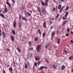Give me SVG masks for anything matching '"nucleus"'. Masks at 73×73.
Listing matches in <instances>:
<instances>
[{
	"mask_svg": "<svg viewBox=\"0 0 73 73\" xmlns=\"http://www.w3.org/2000/svg\"><path fill=\"white\" fill-rule=\"evenodd\" d=\"M64 8V6H63L61 8V9L62 10Z\"/></svg>",
	"mask_w": 73,
	"mask_h": 73,
	"instance_id": "bf43d9fd",
	"label": "nucleus"
},
{
	"mask_svg": "<svg viewBox=\"0 0 73 73\" xmlns=\"http://www.w3.org/2000/svg\"><path fill=\"white\" fill-rule=\"evenodd\" d=\"M53 10L55 11V10H56V8L55 7H54L53 8Z\"/></svg>",
	"mask_w": 73,
	"mask_h": 73,
	"instance_id": "603ef678",
	"label": "nucleus"
},
{
	"mask_svg": "<svg viewBox=\"0 0 73 73\" xmlns=\"http://www.w3.org/2000/svg\"><path fill=\"white\" fill-rule=\"evenodd\" d=\"M62 9H60V10L59 11V13H61V11H62Z\"/></svg>",
	"mask_w": 73,
	"mask_h": 73,
	"instance_id": "58836bf2",
	"label": "nucleus"
},
{
	"mask_svg": "<svg viewBox=\"0 0 73 73\" xmlns=\"http://www.w3.org/2000/svg\"><path fill=\"white\" fill-rule=\"evenodd\" d=\"M38 12H41V9H40V7H38Z\"/></svg>",
	"mask_w": 73,
	"mask_h": 73,
	"instance_id": "6ab92c4d",
	"label": "nucleus"
},
{
	"mask_svg": "<svg viewBox=\"0 0 73 73\" xmlns=\"http://www.w3.org/2000/svg\"><path fill=\"white\" fill-rule=\"evenodd\" d=\"M60 40H61L60 39H58V42H57L58 44H60Z\"/></svg>",
	"mask_w": 73,
	"mask_h": 73,
	"instance_id": "dca6fc26",
	"label": "nucleus"
},
{
	"mask_svg": "<svg viewBox=\"0 0 73 73\" xmlns=\"http://www.w3.org/2000/svg\"><path fill=\"white\" fill-rule=\"evenodd\" d=\"M51 19L52 20H54V18H51Z\"/></svg>",
	"mask_w": 73,
	"mask_h": 73,
	"instance_id": "8fccbe9b",
	"label": "nucleus"
},
{
	"mask_svg": "<svg viewBox=\"0 0 73 73\" xmlns=\"http://www.w3.org/2000/svg\"><path fill=\"white\" fill-rule=\"evenodd\" d=\"M6 4L9 5V7H11V5H10L9 3H8V2H7Z\"/></svg>",
	"mask_w": 73,
	"mask_h": 73,
	"instance_id": "393cba45",
	"label": "nucleus"
},
{
	"mask_svg": "<svg viewBox=\"0 0 73 73\" xmlns=\"http://www.w3.org/2000/svg\"><path fill=\"white\" fill-rule=\"evenodd\" d=\"M34 65L36 67L37 66V62H35L34 64Z\"/></svg>",
	"mask_w": 73,
	"mask_h": 73,
	"instance_id": "aec40b11",
	"label": "nucleus"
},
{
	"mask_svg": "<svg viewBox=\"0 0 73 73\" xmlns=\"http://www.w3.org/2000/svg\"><path fill=\"white\" fill-rule=\"evenodd\" d=\"M71 42V43H73V40H71L70 41Z\"/></svg>",
	"mask_w": 73,
	"mask_h": 73,
	"instance_id": "6e6d98bb",
	"label": "nucleus"
},
{
	"mask_svg": "<svg viewBox=\"0 0 73 73\" xmlns=\"http://www.w3.org/2000/svg\"><path fill=\"white\" fill-rule=\"evenodd\" d=\"M64 69H65V66H64V65H63L62 66L61 69L62 70H63Z\"/></svg>",
	"mask_w": 73,
	"mask_h": 73,
	"instance_id": "4468645a",
	"label": "nucleus"
},
{
	"mask_svg": "<svg viewBox=\"0 0 73 73\" xmlns=\"http://www.w3.org/2000/svg\"><path fill=\"white\" fill-rule=\"evenodd\" d=\"M0 33H1V30L0 29Z\"/></svg>",
	"mask_w": 73,
	"mask_h": 73,
	"instance_id": "680f3d73",
	"label": "nucleus"
},
{
	"mask_svg": "<svg viewBox=\"0 0 73 73\" xmlns=\"http://www.w3.org/2000/svg\"><path fill=\"white\" fill-rule=\"evenodd\" d=\"M41 45H38L36 47V50L37 52H39L41 50Z\"/></svg>",
	"mask_w": 73,
	"mask_h": 73,
	"instance_id": "f257e3e1",
	"label": "nucleus"
},
{
	"mask_svg": "<svg viewBox=\"0 0 73 73\" xmlns=\"http://www.w3.org/2000/svg\"><path fill=\"white\" fill-rule=\"evenodd\" d=\"M46 61L48 63V64H49V61H48V60H46Z\"/></svg>",
	"mask_w": 73,
	"mask_h": 73,
	"instance_id": "de8ad7c7",
	"label": "nucleus"
},
{
	"mask_svg": "<svg viewBox=\"0 0 73 73\" xmlns=\"http://www.w3.org/2000/svg\"><path fill=\"white\" fill-rule=\"evenodd\" d=\"M53 28V26H51L50 27V29H52V28Z\"/></svg>",
	"mask_w": 73,
	"mask_h": 73,
	"instance_id": "052dcab7",
	"label": "nucleus"
},
{
	"mask_svg": "<svg viewBox=\"0 0 73 73\" xmlns=\"http://www.w3.org/2000/svg\"><path fill=\"white\" fill-rule=\"evenodd\" d=\"M69 33H67L66 34L65 36H66L68 37V36H69Z\"/></svg>",
	"mask_w": 73,
	"mask_h": 73,
	"instance_id": "473e14b6",
	"label": "nucleus"
},
{
	"mask_svg": "<svg viewBox=\"0 0 73 73\" xmlns=\"http://www.w3.org/2000/svg\"><path fill=\"white\" fill-rule=\"evenodd\" d=\"M12 67H10L9 68V71L11 73H12Z\"/></svg>",
	"mask_w": 73,
	"mask_h": 73,
	"instance_id": "20e7f679",
	"label": "nucleus"
},
{
	"mask_svg": "<svg viewBox=\"0 0 73 73\" xmlns=\"http://www.w3.org/2000/svg\"><path fill=\"white\" fill-rule=\"evenodd\" d=\"M38 33H39V35H41V31H40V29H38Z\"/></svg>",
	"mask_w": 73,
	"mask_h": 73,
	"instance_id": "ddd939ff",
	"label": "nucleus"
},
{
	"mask_svg": "<svg viewBox=\"0 0 73 73\" xmlns=\"http://www.w3.org/2000/svg\"><path fill=\"white\" fill-rule=\"evenodd\" d=\"M17 50H18L19 52V53H21V50L20 49H19V48L18 47H17Z\"/></svg>",
	"mask_w": 73,
	"mask_h": 73,
	"instance_id": "9b49d317",
	"label": "nucleus"
},
{
	"mask_svg": "<svg viewBox=\"0 0 73 73\" xmlns=\"http://www.w3.org/2000/svg\"><path fill=\"white\" fill-rule=\"evenodd\" d=\"M12 1L13 2V3L14 4H15V0H12Z\"/></svg>",
	"mask_w": 73,
	"mask_h": 73,
	"instance_id": "e433bc0d",
	"label": "nucleus"
},
{
	"mask_svg": "<svg viewBox=\"0 0 73 73\" xmlns=\"http://www.w3.org/2000/svg\"><path fill=\"white\" fill-rule=\"evenodd\" d=\"M29 12H31V13H32V11H31V10H29Z\"/></svg>",
	"mask_w": 73,
	"mask_h": 73,
	"instance_id": "4d7b16f0",
	"label": "nucleus"
},
{
	"mask_svg": "<svg viewBox=\"0 0 73 73\" xmlns=\"http://www.w3.org/2000/svg\"><path fill=\"white\" fill-rule=\"evenodd\" d=\"M68 9H69V7H66V10H68Z\"/></svg>",
	"mask_w": 73,
	"mask_h": 73,
	"instance_id": "c03bdc74",
	"label": "nucleus"
},
{
	"mask_svg": "<svg viewBox=\"0 0 73 73\" xmlns=\"http://www.w3.org/2000/svg\"><path fill=\"white\" fill-rule=\"evenodd\" d=\"M55 35V32H54V31H52V37H53Z\"/></svg>",
	"mask_w": 73,
	"mask_h": 73,
	"instance_id": "0eeeda50",
	"label": "nucleus"
},
{
	"mask_svg": "<svg viewBox=\"0 0 73 73\" xmlns=\"http://www.w3.org/2000/svg\"><path fill=\"white\" fill-rule=\"evenodd\" d=\"M45 9H43L42 10V13H44V12H45Z\"/></svg>",
	"mask_w": 73,
	"mask_h": 73,
	"instance_id": "f3484780",
	"label": "nucleus"
},
{
	"mask_svg": "<svg viewBox=\"0 0 73 73\" xmlns=\"http://www.w3.org/2000/svg\"><path fill=\"white\" fill-rule=\"evenodd\" d=\"M30 50H33V48H32V47L30 48Z\"/></svg>",
	"mask_w": 73,
	"mask_h": 73,
	"instance_id": "5fc2aeb1",
	"label": "nucleus"
},
{
	"mask_svg": "<svg viewBox=\"0 0 73 73\" xmlns=\"http://www.w3.org/2000/svg\"><path fill=\"white\" fill-rule=\"evenodd\" d=\"M27 67H28V65H27V64H25V69H26L27 68Z\"/></svg>",
	"mask_w": 73,
	"mask_h": 73,
	"instance_id": "a211bd4d",
	"label": "nucleus"
},
{
	"mask_svg": "<svg viewBox=\"0 0 73 73\" xmlns=\"http://www.w3.org/2000/svg\"><path fill=\"white\" fill-rule=\"evenodd\" d=\"M19 20H21V15H19Z\"/></svg>",
	"mask_w": 73,
	"mask_h": 73,
	"instance_id": "72a5a7b5",
	"label": "nucleus"
},
{
	"mask_svg": "<svg viewBox=\"0 0 73 73\" xmlns=\"http://www.w3.org/2000/svg\"><path fill=\"white\" fill-rule=\"evenodd\" d=\"M46 25V22L45 21L44 23L43 24V26L44 28H46V27H45Z\"/></svg>",
	"mask_w": 73,
	"mask_h": 73,
	"instance_id": "f8f14e48",
	"label": "nucleus"
},
{
	"mask_svg": "<svg viewBox=\"0 0 73 73\" xmlns=\"http://www.w3.org/2000/svg\"><path fill=\"white\" fill-rule=\"evenodd\" d=\"M25 21L27 22V21H28V19H25Z\"/></svg>",
	"mask_w": 73,
	"mask_h": 73,
	"instance_id": "3c124183",
	"label": "nucleus"
},
{
	"mask_svg": "<svg viewBox=\"0 0 73 73\" xmlns=\"http://www.w3.org/2000/svg\"><path fill=\"white\" fill-rule=\"evenodd\" d=\"M0 16H1L3 18L4 17V15H3V14H0Z\"/></svg>",
	"mask_w": 73,
	"mask_h": 73,
	"instance_id": "a878e982",
	"label": "nucleus"
},
{
	"mask_svg": "<svg viewBox=\"0 0 73 73\" xmlns=\"http://www.w3.org/2000/svg\"><path fill=\"white\" fill-rule=\"evenodd\" d=\"M62 19L63 20H66V19H67V17H62Z\"/></svg>",
	"mask_w": 73,
	"mask_h": 73,
	"instance_id": "c756f323",
	"label": "nucleus"
},
{
	"mask_svg": "<svg viewBox=\"0 0 73 73\" xmlns=\"http://www.w3.org/2000/svg\"><path fill=\"white\" fill-rule=\"evenodd\" d=\"M35 59L37 61H38L40 59V58L38 57L37 56H36L35 57Z\"/></svg>",
	"mask_w": 73,
	"mask_h": 73,
	"instance_id": "423d86ee",
	"label": "nucleus"
},
{
	"mask_svg": "<svg viewBox=\"0 0 73 73\" xmlns=\"http://www.w3.org/2000/svg\"><path fill=\"white\" fill-rule=\"evenodd\" d=\"M67 73H70V72H69V71H67Z\"/></svg>",
	"mask_w": 73,
	"mask_h": 73,
	"instance_id": "774afa93",
	"label": "nucleus"
},
{
	"mask_svg": "<svg viewBox=\"0 0 73 73\" xmlns=\"http://www.w3.org/2000/svg\"><path fill=\"white\" fill-rule=\"evenodd\" d=\"M10 38L12 41H14V40H15V38H14V36L12 35L11 36H10Z\"/></svg>",
	"mask_w": 73,
	"mask_h": 73,
	"instance_id": "f03ea898",
	"label": "nucleus"
},
{
	"mask_svg": "<svg viewBox=\"0 0 73 73\" xmlns=\"http://www.w3.org/2000/svg\"><path fill=\"white\" fill-rule=\"evenodd\" d=\"M3 35V38H5V36H6L5 34V35Z\"/></svg>",
	"mask_w": 73,
	"mask_h": 73,
	"instance_id": "37998d69",
	"label": "nucleus"
},
{
	"mask_svg": "<svg viewBox=\"0 0 73 73\" xmlns=\"http://www.w3.org/2000/svg\"><path fill=\"white\" fill-rule=\"evenodd\" d=\"M13 65L14 66V67H15V62H13Z\"/></svg>",
	"mask_w": 73,
	"mask_h": 73,
	"instance_id": "ea45409f",
	"label": "nucleus"
},
{
	"mask_svg": "<svg viewBox=\"0 0 73 73\" xmlns=\"http://www.w3.org/2000/svg\"><path fill=\"white\" fill-rule=\"evenodd\" d=\"M72 58H73V56H71L69 58V60H72Z\"/></svg>",
	"mask_w": 73,
	"mask_h": 73,
	"instance_id": "4be33fe9",
	"label": "nucleus"
},
{
	"mask_svg": "<svg viewBox=\"0 0 73 73\" xmlns=\"http://www.w3.org/2000/svg\"><path fill=\"white\" fill-rule=\"evenodd\" d=\"M61 8V5H59L58 6V9H60V8Z\"/></svg>",
	"mask_w": 73,
	"mask_h": 73,
	"instance_id": "b1692460",
	"label": "nucleus"
},
{
	"mask_svg": "<svg viewBox=\"0 0 73 73\" xmlns=\"http://www.w3.org/2000/svg\"><path fill=\"white\" fill-rule=\"evenodd\" d=\"M71 34H72V35L73 34V32H72V31H71Z\"/></svg>",
	"mask_w": 73,
	"mask_h": 73,
	"instance_id": "13d9d810",
	"label": "nucleus"
},
{
	"mask_svg": "<svg viewBox=\"0 0 73 73\" xmlns=\"http://www.w3.org/2000/svg\"><path fill=\"white\" fill-rule=\"evenodd\" d=\"M5 9H4V11L5 12H7V11H8V10L7 9V7H6V5H5Z\"/></svg>",
	"mask_w": 73,
	"mask_h": 73,
	"instance_id": "6e6552de",
	"label": "nucleus"
},
{
	"mask_svg": "<svg viewBox=\"0 0 73 73\" xmlns=\"http://www.w3.org/2000/svg\"><path fill=\"white\" fill-rule=\"evenodd\" d=\"M6 50H7V51H9H9H10V50H9V48H7V49Z\"/></svg>",
	"mask_w": 73,
	"mask_h": 73,
	"instance_id": "a18cd8bd",
	"label": "nucleus"
},
{
	"mask_svg": "<svg viewBox=\"0 0 73 73\" xmlns=\"http://www.w3.org/2000/svg\"><path fill=\"white\" fill-rule=\"evenodd\" d=\"M22 19H23V20H25V17H23L22 18Z\"/></svg>",
	"mask_w": 73,
	"mask_h": 73,
	"instance_id": "a19ab883",
	"label": "nucleus"
},
{
	"mask_svg": "<svg viewBox=\"0 0 73 73\" xmlns=\"http://www.w3.org/2000/svg\"><path fill=\"white\" fill-rule=\"evenodd\" d=\"M29 45H31V42H29Z\"/></svg>",
	"mask_w": 73,
	"mask_h": 73,
	"instance_id": "09e8293b",
	"label": "nucleus"
},
{
	"mask_svg": "<svg viewBox=\"0 0 73 73\" xmlns=\"http://www.w3.org/2000/svg\"><path fill=\"white\" fill-rule=\"evenodd\" d=\"M19 28L21 29V26L22 25V23H21V22L20 21L19 23Z\"/></svg>",
	"mask_w": 73,
	"mask_h": 73,
	"instance_id": "7ed1b4c3",
	"label": "nucleus"
},
{
	"mask_svg": "<svg viewBox=\"0 0 73 73\" xmlns=\"http://www.w3.org/2000/svg\"><path fill=\"white\" fill-rule=\"evenodd\" d=\"M59 32V31L58 30L57 31V35L58 34V33Z\"/></svg>",
	"mask_w": 73,
	"mask_h": 73,
	"instance_id": "864d4df0",
	"label": "nucleus"
},
{
	"mask_svg": "<svg viewBox=\"0 0 73 73\" xmlns=\"http://www.w3.org/2000/svg\"><path fill=\"white\" fill-rule=\"evenodd\" d=\"M59 15H60L59 14H58L56 16V18H58V17H59Z\"/></svg>",
	"mask_w": 73,
	"mask_h": 73,
	"instance_id": "f704fd0d",
	"label": "nucleus"
},
{
	"mask_svg": "<svg viewBox=\"0 0 73 73\" xmlns=\"http://www.w3.org/2000/svg\"><path fill=\"white\" fill-rule=\"evenodd\" d=\"M44 68H46V67L45 66H41L40 67L39 69V70H41L42 69H43Z\"/></svg>",
	"mask_w": 73,
	"mask_h": 73,
	"instance_id": "9d476101",
	"label": "nucleus"
},
{
	"mask_svg": "<svg viewBox=\"0 0 73 73\" xmlns=\"http://www.w3.org/2000/svg\"><path fill=\"white\" fill-rule=\"evenodd\" d=\"M48 0H46V6H48Z\"/></svg>",
	"mask_w": 73,
	"mask_h": 73,
	"instance_id": "c85d7f7f",
	"label": "nucleus"
},
{
	"mask_svg": "<svg viewBox=\"0 0 73 73\" xmlns=\"http://www.w3.org/2000/svg\"><path fill=\"white\" fill-rule=\"evenodd\" d=\"M2 34H3V35H5V33L4 32H3L2 33Z\"/></svg>",
	"mask_w": 73,
	"mask_h": 73,
	"instance_id": "49530a36",
	"label": "nucleus"
},
{
	"mask_svg": "<svg viewBox=\"0 0 73 73\" xmlns=\"http://www.w3.org/2000/svg\"><path fill=\"white\" fill-rule=\"evenodd\" d=\"M13 26L14 28H15L16 26V23L15 22H14L13 23Z\"/></svg>",
	"mask_w": 73,
	"mask_h": 73,
	"instance_id": "39448f33",
	"label": "nucleus"
},
{
	"mask_svg": "<svg viewBox=\"0 0 73 73\" xmlns=\"http://www.w3.org/2000/svg\"><path fill=\"white\" fill-rule=\"evenodd\" d=\"M14 4H14V3H13V4H12V5H13V6H14Z\"/></svg>",
	"mask_w": 73,
	"mask_h": 73,
	"instance_id": "0e129e2a",
	"label": "nucleus"
},
{
	"mask_svg": "<svg viewBox=\"0 0 73 73\" xmlns=\"http://www.w3.org/2000/svg\"><path fill=\"white\" fill-rule=\"evenodd\" d=\"M67 31L68 32H69L70 31V29L68 28L67 29Z\"/></svg>",
	"mask_w": 73,
	"mask_h": 73,
	"instance_id": "79ce46f5",
	"label": "nucleus"
},
{
	"mask_svg": "<svg viewBox=\"0 0 73 73\" xmlns=\"http://www.w3.org/2000/svg\"><path fill=\"white\" fill-rule=\"evenodd\" d=\"M38 65H40V64H41V62H40V61H39L38 62Z\"/></svg>",
	"mask_w": 73,
	"mask_h": 73,
	"instance_id": "4c0bfd02",
	"label": "nucleus"
},
{
	"mask_svg": "<svg viewBox=\"0 0 73 73\" xmlns=\"http://www.w3.org/2000/svg\"><path fill=\"white\" fill-rule=\"evenodd\" d=\"M45 35V33H44L43 34V35H42V37H44Z\"/></svg>",
	"mask_w": 73,
	"mask_h": 73,
	"instance_id": "2f4dec72",
	"label": "nucleus"
},
{
	"mask_svg": "<svg viewBox=\"0 0 73 73\" xmlns=\"http://www.w3.org/2000/svg\"><path fill=\"white\" fill-rule=\"evenodd\" d=\"M41 4H42V5H43V6L44 5V2H43V1H42V2L41 3Z\"/></svg>",
	"mask_w": 73,
	"mask_h": 73,
	"instance_id": "cd10ccee",
	"label": "nucleus"
},
{
	"mask_svg": "<svg viewBox=\"0 0 73 73\" xmlns=\"http://www.w3.org/2000/svg\"><path fill=\"white\" fill-rule=\"evenodd\" d=\"M53 68H54V69H56L57 68V67L54 65H53Z\"/></svg>",
	"mask_w": 73,
	"mask_h": 73,
	"instance_id": "5701e85b",
	"label": "nucleus"
},
{
	"mask_svg": "<svg viewBox=\"0 0 73 73\" xmlns=\"http://www.w3.org/2000/svg\"><path fill=\"white\" fill-rule=\"evenodd\" d=\"M67 21H64L62 24V25H64L65 24H66V23H67Z\"/></svg>",
	"mask_w": 73,
	"mask_h": 73,
	"instance_id": "1a4fd4ad",
	"label": "nucleus"
},
{
	"mask_svg": "<svg viewBox=\"0 0 73 73\" xmlns=\"http://www.w3.org/2000/svg\"><path fill=\"white\" fill-rule=\"evenodd\" d=\"M13 34L14 35H16V33H15V30H13L12 31Z\"/></svg>",
	"mask_w": 73,
	"mask_h": 73,
	"instance_id": "2eb2a0df",
	"label": "nucleus"
},
{
	"mask_svg": "<svg viewBox=\"0 0 73 73\" xmlns=\"http://www.w3.org/2000/svg\"><path fill=\"white\" fill-rule=\"evenodd\" d=\"M71 72H73V70H72Z\"/></svg>",
	"mask_w": 73,
	"mask_h": 73,
	"instance_id": "338daca9",
	"label": "nucleus"
},
{
	"mask_svg": "<svg viewBox=\"0 0 73 73\" xmlns=\"http://www.w3.org/2000/svg\"><path fill=\"white\" fill-rule=\"evenodd\" d=\"M37 40H38V37H36L35 39H34V41H37Z\"/></svg>",
	"mask_w": 73,
	"mask_h": 73,
	"instance_id": "bb28decb",
	"label": "nucleus"
},
{
	"mask_svg": "<svg viewBox=\"0 0 73 73\" xmlns=\"http://www.w3.org/2000/svg\"><path fill=\"white\" fill-rule=\"evenodd\" d=\"M68 13H69L68 12H66V14L65 15L64 17H67L68 16Z\"/></svg>",
	"mask_w": 73,
	"mask_h": 73,
	"instance_id": "412c9836",
	"label": "nucleus"
},
{
	"mask_svg": "<svg viewBox=\"0 0 73 73\" xmlns=\"http://www.w3.org/2000/svg\"><path fill=\"white\" fill-rule=\"evenodd\" d=\"M27 14L29 16H31V13H29V12L27 13Z\"/></svg>",
	"mask_w": 73,
	"mask_h": 73,
	"instance_id": "7c9ffc66",
	"label": "nucleus"
},
{
	"mask_svg": "<svg viewBox=\"0 0 73 73\" xmlns=\"http://www.w3.org/2000/svg\"><path fill=\"white\" fill-rule=\"evenodd\" d=\"M65 53H67V51H66V50L65 51Z\"/></svg>",
	"mask_w": 73,
	"mask_h": 73,
	"instance_id": "e2e57ef3",
	"label": "nucleus"
},
{
	"mask_svg": "<svg viewBox=\"0 0 73 73\" xmlns=\"http://www.w3.org/2000/svg\"><path fill=\"white\" fill-rule=\"evenodd\" d=\"M49 23L50 24V25H51V24H52V21H49Z\"/></svg>",
	"mask_w": 73,
	"mask_h": 73,
	"instance_id": "c9c22d12",
	"label": "nucleus"
},
{
	"mask_svg": "<svg viewBox=\"0 0 73 73\" xmlns=\"http://www.w3.org/2000/svg\"><path fill=\"white\" fill-rule=\"evenodd\" d=\"M33 69H35V66H33Z\"/></svg>",
	"mask_w": 73,
	"mask_h": 73,
	"instance_id": "69168bd1",
	"label": "nucleus"
}]
</instances>
